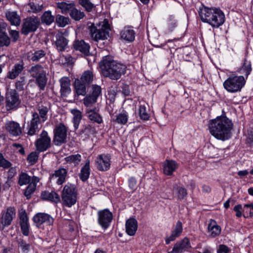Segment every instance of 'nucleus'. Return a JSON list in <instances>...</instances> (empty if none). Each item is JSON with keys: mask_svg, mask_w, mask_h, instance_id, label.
<instances>
[{"mask_svg": "<svg viewBox=\"0 0 253 253\" xmlns=\"http://www.w3.org/2000/svg\"><path fill=\"white\" fill-rule=\"evenodd\" d=\"M208 128L210 133L217 139L225 141L231 137L232 123L226 116H219L210 121Z\"/></svg>", "mask_w": 253, "mask_h": 253, "instance_id": "nucleus-1", "label": "nucleus"}, {"mask_svg": "<svg viewBox=\"0 0 253 253\" xmlns=\"http://www.w3.org/2000/svg\"><path fill=\"white\" fill-rule=\"evenodd\" d=\"M99 66L104 77L114 80L119 79L125 73L126 68V65L114 60L113 57L109 55L102 58Z\"/></svg>", "mask_w": 253, "mask_h": 253, "instance_id": "nucleus-2", "label": "nucleus"}, {"mask_svg": "<svg viewBox=\"0 0 253 253\" xmlns=\"http://www.w3.org/2000/svg\"><path fill=\"white\" fill-rule=\"evenodd\" d=\"M198 12L201 20L213 28H218L225 22L224 14L219 8L202 5Z\"/></svg>", "mask_w": 253, "mask_h": 253, "instance_id": "nucleus-3", "label": "nucleus"}, {"mask_svg": "<svg viewBox=\"0 0 253 253\" xmlns=\"http://www.w3.org/2000/svg\"><path fill=\"white\" fill-rule=\"evenodd\" d=\"M88 29L91 40L95 42L106 40L109 36L110 28L107 19L104 20L102 25L95 26L93 23H91L90 26H88Z\"/></svg>", "mask_w": 253, "mask_h": 253, "instance_id": "nucleus-4", "label": "nucleus"}, {"mask_svg": "<svg viewBox=\"0 0 253 253\" xmlns=\"http://www.w3.org/2000/svg\"><path fill=\"white\" fill-rule=\"evenodd\" d=\"M28 73L31 77L35 79L40 89L43 90L47 81L46 71L44 67L40 64H35L28 70Z\"/></svg>", "mask_w": 253, "mask_h": 253, "instance_id": "nucleus-5", "label": "nucleus"}, {"mask_svg": "<svg viewBox=\"0 0 253 253\" xmlns=\"http://www.w3.org/2000/svg\"><path fill=\"white\" fill-rule=\"evenodd\" d=\"M76 187L74 184L68 183L66 184L61 193V199L63 205L71 207L77 201Z\"/></svg>", "mask_w": 253, "mask_h": 253, "instance_id": "nucleus-6", "label": "nucleus"}, {"mask_svg": "<svg viewBox=\"0 0 253 253\" xmlns=\"http://www.w3.org/2000/svg\"><path fill=\"white\" fill-rule=\"evenodd\" d=\"M246 83L243 76H234L228 78L223 83L224 87L230 92L240 91Z\"/></svg>", "mask_w": 253, "mask_h": 253, "instance_id": "nucleus-7", "label": "nucleus"}, {"mask_svg": "<svg viewBox=\"0 0 253 253\" xmlns=\"http://www.w3.org/2000/svg\"><path fill=\"white\" fill-rule=\"evenodd\" d=\"M40 25V19L38 17H28L23 20L21 33L22 35L27 36L30 33L35 32Z\"/></svg>", "mask_w": 253, "mask_h": 253, "instance_id": "nucleus-8", "label": "nucleus"}, {"mask_svg": "<svg viewBox=\"0 0 253 253\" xmlns=\"http://www.w3.org/2000/svg\"><path fill=\"white\" fill-rule=\"evenodd\" d=\"M67 127L62 123L56 125L53 130V141L56 145H60L66 142Z\"/></svg>", "mask_w": 253, "mask_h": 253, "instance_id": "nucleus-9", "label": "nucleus"}, {"mask_svg": "<svg viewBox=\"0 0 253 253\" xmlns=\"http://www.w3.org/2000/svg\"><path fill=\"white\" fill-rule=\"evenodd\" d=\"M98 222L99 224L104 229L110 225L113 219L112 213L108 209H104L98 211Z\"/></svg>", "mask_w": 253, "mask_h": 253, "instance_id": "nucleus-10", "label": "nucleus"}, {"mask_svg": "<svg viewBox=\"0 0 253 253\" xmlns=\"http://www.w3.org/2000/svg\"><path fill=\"white\" fill-rule=\"evenodd\" d=\"M19 95L15 90H11L6 94V108L7 110L16 109L20 104Z\"/></svg>", "mask_w": 253, "mask_h": 253, "instance_id": "nucleus-11", "label": "nucleus"}, {"mask_svg": "<svg viewBox=\"0 0 253 253\" xmlns=\"http://www.w3.org/2000/svg\"><path fill=\"white\" fill-rule=\"evenodd\" d=\"M37 150L43 152L50 147L51 139L48 136L47 131L43 130L40 135V137L35 143Z\"/></svg>", "mask_w": 253, "mask_h": 253, "instance_id": "nucleus-12", "label": "nucleus"}, {"mask_svg": "<svg viewBox=\"0 0 253 253\" xmlns=\"http://www.w3.org/2000/svg\"><path fill=\"white\" fill-rule=\"evenodd\" d=\"M46 52L43 49H36L27 53V59L30 62L43 63L46 59Z\"/></svg>", "mask_w": 253, "mask_h": 253, "instance_id": "nucleus-13", "label": "nucleus"}, {"mask_svg": "<svg viewBox=\"0 0 253 253\" xmlns=\"http://www.w3.org/2000/svg\"><path fill=\"white\" fill-rule=\"evenodd\" d=\"M111 156L109 155L101 154L96 158L95 163L97 169L102 171L108 170L110 167Z\"/></svg>", "mask_w": 253, "mask_h": 253, "instance_id": "nucleus-14", "label": "nucleus"}, {"mask_svg": "<svg viewBox=\"0 0 253 253\" xmlns=\"http://www.w3.org/2000/svg\"><path fill=\"white\" fill-rule=\"evenodd\" d=\"M37 227L40 228L42 224L51 225L53 224L54 219L48 214L45 213H38L33 218Z\"/></svg>", "mask_w": 253, "mask_h": 253, "instance_id": "nucleus-15", "label": "nucleus"}, {"mask_svg": "<svg viewBox=\"0 0 253 253\" xmlns=\"http://www.w3.org/2000/svg\"><path fill=\"white\" fill-rule=\"evenodd\" d=\"M85 114L88 120L92 123L101 124L103 123V119L99 113V109L96 107L86 108Z\"/></svg>", "mask_w": 253, "mask_h": 253, "instance_id": "nucleus-16", "label": "nucleus"}, {"mask_svg": "<svg viewBox=\"0 0 253 253\" xmlns=\"http://www.w3.org/2000/svg\"><path fill=\"white\" fill-rule=\"evenodd\" d=\"M16 215V210L14 207H9L7 208L5 212H3L0 218V223L2 228L5 226H9Z\"/></svg>", "mask_w": 253, "mask_h": 253, "instance_id": "nucleus-17", "label": "nucleus"}, {"mask_svg": "<svg viewBox=\"0 0 253 253\" xmlns=\"http://www.w3.org/2000/svg\"><path fill=\"white\" fill-rule=\"evenodd\" d=\"M5 129L12 136H18L22 134V128L19 123L13 121H8L5 123Z\"/></svg>", "mask_w": 253, "mask_h": 253, "instance_id": "nucleus-18", "label": "nucleus"}, {"mask_svg": "<svg viewBox=\"0 0 253 253\" xmlns=\"http://www.w3.org/2000/svg\"><path fill=\"white\" fill-rule=\"evenodd\" d=\"M191 248V246L189 239L185 237L175 244L172 250L168 253H182Z\"/></svg>", "mask_w": 253, "mask_h": 253, "instance_id": "nucleus-19", "label": "nucleus"}, {"mask_svg": "<svg viewBox=\"0 0 253 253\" xmlns=\"http://www.w3.org/2000/svg\"><path fill=\"white\" fill-rule=\"evenodd\" d=\"M19 219L21 232L24 236H27L29 234L30 225L29 219L25 211L20 214Z\"/></svg>", "mask_w": 253, "mask_h": 253, "instance_id": "nucleus-20", "label": "nucleus"}, {"mask_svg": "<svg viewBox=\"0 0 253 253\" xmlns=\"http://www.w3.org/2000/svg\"><path fill=\"white\" fill-rule=\"evenodd\" d=\"M67 170L64 168H59L54 171V173L51 175L50 178L55 180L58 185H62L65 182L67 176Z\"/></svg>", "mask_w": 253, "mask_h": 253, "instance_id": "nucleus-21", "label": "nucleus"}, {"mask_svg": "<svg viewBox=\"0 0 253 253\" xmlns=\"http://www.w3.org/2000/svg\"><path fill=\"white\" fill-rule=\"evenodd\" d=\"M135 32L131 26H126L120 32L121 38L127 42H132L135 39Z\"/></svg>", "mask_w": 253, "mask_h": 253, "instance_id": "nucleus-22", "label": "nucleus"}, {"mask_svg": "<svg viewBox=\"0 0 253 253\" xmlns=\"http://www.w3.org/2000/svg\"><path fill=\"white\" fill-rule=\"evenodd\" d=\"M40 119L39 114L37 112H35L32 115V119L30 122L28 134L33 135L39 130V125L40 124Z\"/></svg>", "mask_w": 253, "mask_h": 253, "instance_id": "nucleus-23", "label": "nucleus"}, {"mask_svg": "<svg viewBox=\"0 0 253 253\" xmlns=\"http://www.w3.org/2000/svg\"><path fill=\"white\" fill-rule=\"evenodd\" d=\"M60 93L62 97H67L71 92L70 81L67 77H63L59 80Z\"/></svg>", "mask_w": 253, "mask_h": 253, "instance_id": "nucleus-24", "label": "nucleus"}, {"mask_svg": "<svg viewBox=\"0 0 253 253\" xmlns=\"http://www.w3.org/2000/svg\"><path fill=\"white\" fill-rule=\"evenodd\" d=\"M74 46L76 50L80 51L84 56H88L90 54L89 52L90 45L83 40L76 41L74 42Z\"/></svg>", "mask_w": 253, "mask_h": 253, "instance_id": "nucleus-25", "label": "nucleus"}, {"mask_svg": "<svg viewBox=\"0 0 253 253\" xmlns=\"http://www.w3.org/2000/svg\"><path fill=\"white\" fill-rule=\"evenodd\" d=\"M41 199L45 201H49L53 203H58L60 202L59 195L54 191H42L41 195Z\"/></svg>", "mask_w": 253, "mask_h": 253, "instance_id": "nucleus-26", "label": "nucleus"}, {"mask_svg": "<svg viewBox=\"0 0 253 253\" xmlns=\"http://www.w3.org/2000/svg\"><path fill=\"white\" fill-rule=\"evenodd\" d=\"M177 168L178 164L175 161L167 160L163 164V171L165 174L171 175Z\"/></svg>", "mask_w": 253, "mask_h": 253, "instance_id": "nucleus-27", "label": "nucleus"}, {"mask_svg": "<svg viewBox=\"0 0 253 253\" xmlns=\"http://www.w3.org/2000/svg\"><path fill=\"white\" fill-rule=\"evenodd\" d=\"M24 63L23 60L15 64L12 70L8 73L7 77L10 79H15L24 70Z\"/></svg>", "mask_w": 253, "mask_h": 253, "instance_id": "nucleus-28", "label": "nucleus"}, {"mask_svg": "<svg viewBox=\"0 0 253 253\" xmlns=\"http://www.w3.org/2000/svg\"><path fill=\"white\" fill-rule=\"evenodd\" d=\"M138 224L137 220L134 218H130L126 223V233L129 236L135 235L137 229Z\"/></svg>", "mask_w": 253, "mask_h": 253, "instance_id": "nucleus-29", "label": "nucleus"}, {"mask_svg": "<svg viewBox=\"0 0 253 253\" xmlns=\"http://www.w3.org/2000/svg\"><path fill=\"white\" fill-rule=\"evenodd\" d=\"M7 19L10 22L11 25L19 26L21 23V17L16 11L7 10L5 12Z\"/></svg>", "mask_w": 253, "mask_h": 253, "instance_id": "nucleus-30", "label": "nucleus"}, {"mask_svg": "<svg viewBox=\"0 0 253 253\" xmlns=\"http://www.w3.org/2000/svg\"><path fill=\"white\" fill-rule=\"evenodd\" d=\"M96 133L95 127L91 124H84L82 128L79 132V135L84 138H88L90 135Z\"/></svg>", "mask_w": 253, "mask_h": 253, "instance_id": "nucleus-31", "label": "nucleus"}, {"mask_svg": "<svg viewBox=\"0 0 253 253\" xmlns=\"http://www.w3.org/2000/svg\"><path fill=\"white\" fill-rule=\"evenodd\" d=\"M74 87L76 93L78 96H84L87 93V88L89 86L84 83H82L79 79H76L75 80Z\"/></svg>", "mask_w": 253, "mask_h": 253, "instance_id": "nucleus-32", "label": "nucleus"}, {"mask_svg": "<svg viewBox=\"0 0 253 253\" xmlns=\"http://www.w3.org/2000/svg\"><path fill=\"white\" fill-rule=\"evenodd\" d=\"M182 231V224L180 221H178L175 225L174 229L169 238L166 239L167 244H169L171 241H174L176 238L179 237Z\"/></svg>", "mask_w": 253, "mask_h": 253, "instance_id": "nucleus-33", "label": "nucleus"}, {"mask_svg": "<svg viewBox=\"0 0 253 253\" xmlns=\"http://www.w3.org/2000/svg\"><path fill=\"white\" fill-rule=\"evenodd\" d=\"M55 45L57 49L59 51H63L67 47L68 41L62 35L58 34L56 36Z\"/></svg>", "mask_w": 253, "mask_h": 253, "instance_id": "nucleus-34", "label": "nucleus"}, {"mask_svg": "<svg viewBox=\"0 0 253 253\" xmlns=\"http://www.w3.org/2000/svg\"><path fill=\"white\" fill-rule=\"evenodd\" d=\"M74 2L67 3L66 2H59L56 3L57 8L61 10L63 14L70 13L75 6Z\"/></svg>", "mask_w": 253, "mask_h": 253, "instance_id": "nucleus-35", "label": "nucleus"}, {"mask_svg": "<svg viewBox=\"0 0 253 253\" xmlns=\"http://www.w3.org/2000/svg\"><path fill=\"white\" fill-rule=\"evenodd\" d=\"M208 231L212 237H215L219 235L221 232V228L217 225L214 220L211 219L208 225Z\"/></svg>", "mask_w": 253, "mask_h": 253, "instance_id": "nucleus-36", "label": "nucleus"}, {"mask_svg": "<svg viewBox=\"0 0 253 253\" xmlns=\"http://www.w3.org/2000/svg\"><path fill=\"white\" fill-rule=\"evenodd\" d=\"M90 175L89 161L87 160L84 165L82 168L79 177L82 181H86Z\"/></svg>", "mask_w": 253, "mask_h": 253, "instance_id": "nucleus-37", "label": "nucleus"}, {"mask_svg": "<svg viewBox=\"0 0 253 253\" xmlns=\"http://www.w3.org/2000/svg\"><path fill=\"white\" fill-rule=\"evenodd\" d=\"M172 191L175 193L177 198L182 200L187 195V190L183 186H180L177 184L173 185Z\"/></svg>", "mask_w": 253, "mask_h": 253, "instance_id": "nucleus-38", "label": "nucleus"}, {"mask_svg": "<svg viewBox=\"0 0 253 253\" xmlns=\"http://www.w3.org/2000/svg\"><path fill=\"white\" fill-rule=\"evenodd\" d=\"M94 78V75L93 72L90 70H87L83 73L79 80H80L82 83H84L88 86H89L90 84L93 81Z\"/></svg>", "mask_w": 253, "mask_h": 253, "instance_id": "nucleus-39", "label": "nucleus"}, {"mask_svg": "<svg viewBox=\"0 0 253 253\" xmlns=\"http://www.w3.org/2000/svg\"><path fill=\"white\" fill-rule=\"evenodd\" d=\"M71 18L75 21H80L85 17V14L83 11H81L76 8V5L69 13Z\"/></svg>", "mask_w": 253, "mask_h": 253, "instance_id": "nucleus-40", "label": "nucleus"}, {"mask_svg": "<svg viewBox=\"0 0 253 253\" xmlns=\"http://www.w3.org/2000/svg\"><path fill=\"white\" fill-rule=\"evenodd\" d=\"M55 17L50 10L45 11L41 17V22L47 26L50 25L54 21Z\"/></svg>", "mask_w": 253, "mask_h": 253, "instance_id": "nucleus-41", "label": "nucleus"}, {"mask_svg": "<svg viewBox=\"0 0 253 253\" xmlns=\"http://www.w3.org/2000/svg\"><path fill=\"white\" fill-rule=\"evenodd\" d=\"M71 113L73 115V123L74 124V127L75 130H77L79 126L80 123L82 119V112L76 109H72L71 111Z\"/></svg>", "mask_w": 253, "mask_h": 253, "instance_id": "nucleus-42", "label": "nucleus"}, {"mask_svg": "<svg viewBox=\"0 0 253 253\" xmlns=\"http://www.w3.org/2000/svg\"><path fill=\"white\" fill-rule=\"evenodd\" d=\"M78 3L87 12H91L96 7L90 0H78Z\"/></svg>", "mask_w": 253, "mask_h": 253, "instance_id": "nucleus-43", "label": "nucleus"}, {"mask_svg": "<svg viewBox=\"0 0 253 253\" xmlns=\"http://www.w3.org/2000/svg\"><path fill=\"white\" fill-rule=\"evenodd\" d=\"M251 71L252 67L250 61L245 59L242 66L238 70V72L241 74H244L247 78Z\"/></svg>", "mask_w": 253, "mask_h": 253, "instance_id": "nucleus-44", "label": "nucleus"}, {"mask_svg": "<svg viewBox=\"0 0 253 253\" xmlns=\"http://www.w3.org/2000/svg\"><path fill=\"white\" fill-rule=\"evenodd\" d=\"M55 23L59 27H64L67 25L69 24L70 22V19L68 17L57 14L55 18Z\"/></svg>", "mask_w": 253, "mask_h": 253, "instance_id": "nucleus-45", "label": "nucleus"}, {"mask_svg": "<svg viewBox=\"0 0 253 253\" xmlns=\"http://www.w3.org/2000/svg\"><path fill=\"white\" fill-rule=\"evenodd\" d=\"M10 43V39L0 27V46H8Z\"/></svg>", "mask_w": 253, "mask_h": 253, "instance_id": "nucleus-46", "label": "nucleus"}, {"mask_svg": "<svg viewBox=\"0 0 253 253\" xmlns=\"http://www.w3.org/2000/svg\"><path fill=\"white\" fill-rule=\"evenodd\" d=\"M81 155L77 154L75 155H72L65 158V161L66 163L69 164H74L75 166L79 165V163L81 161Z\"/></svg>", "mask_w": 253, "mask_h": 253, "instance_id": "nucleus-47", "label": "nucleus"}, {"mask_svg": "<svg viewBox=\"0 0 253 253\" xmlns=\"http://www.w3.org/2000/svg\"><path fill=\"white\" fill-rule=\"evenodd\" d=\"M17 244L18 248H20L23 253H28L30 250L31 245L27 243L22 238H20L17 240Z\"/></svg>", "mask_w": 253, "mask_h": 253, "instance_id": "nucleus-48", "label": "nucleus"}, {"mask_svg": "<svg viewBox=\"0 0 253 253\" xmlns=\"http://www.w3.org/2000/svg\"><path fill=\"white\" fill-rule=\"evenodd\" d=\"M97 98L96 97L89 94L86 96L83 99L84 104L86 108H92V106L97 101Z\"/></svg>", "mask_w": 253, "mask_h": 253, "instance_id": "nucleus-49", "label": "nucleus"}, {"mask_svg": "<svg viewBox=\"0 0 253 253\" xmlns=\"http://www.w3.org/2000/svg\"><path fill=\"white\" fill-rule=\"evenodd\" d=\"M31 180V177L25 172H22L19 175L18 183L19 185L22 186L29 184Z\"/></svg>", "mask_w": 253, "mask_h": 253, "instance_id": "nucleus-50", "label": "nucleus"}, {"mask_svg": "<svg viewBox=\"0 0 253 253\" xmlns=\"http://www.w3.org/2000/svg\"><path fill=\"white\" fill-rule=\"evenodd\" d=\"M139 116L141 120L146 121L149 120L150 115L146 111L145 105H140L139 107Z\"/></svg>", "mask_w": 253, "mask_h": 253, "instance_id": "nucleus-51", "label": "nucleus"}, {"mask_svg": "<svg viewBox=\"0 0 253 253\" xmlns=\"http://www.w3.org/2000/svg\"><path fill=\"white\" fill-rule=\"evenodd\" d=\"M39 116L42 119V122H45L47 119V114L48 112V108L46 106H39L38 108Z\"/></svg>", "mask_w": 253, "mask_h": 253, "instance_id": "nucleus-52", "label": "nucleus"}, {"mask_svg": "<svg viewBox=\"0 0 253 253\" xmlns=\"http://www.w3.org/2000/svg\"><path fill=\"white\" fill-rule=\"evenodd\" d=\"M128 120V116L126 112L119 114L117 116L115 122L118 124L125 125Z\"/></svg>", "mask_w": 253, "mask_h": 253, "instance_id": "nucleus-53", "label": "nucleus"}, {"mask_svg": "<svg viewBox=\"0 0 253 253\" xmlns=\"http://www.w3.org/2000/svg\"><path fill=\"white\" fill-rule=\"evenodd\" d=\"M243 216L245 217H252L253 216V204H246L244 206Z\"/></svg>", "mask_w": 253, "mask_h": 253, "instance_id": "nucleus-54", "label": "nucleus"}, {"mask_svg": "<svg viewBox=\"0 0 253 253\" xmlns=\"http://www.w3.org/2000/svg\"><path fill=\"white\" fill-rule=\"evenodd\" d=\"M39 154L37 152H31L27 157V161L32 165L35 164L38 161Z\"/></svg>", "mask_w": 253, "mask_h": 253, "instance_id": "nucleus-55", "label": "nucleus"}, {"mask_svg": "<svg viewBox=\"0 0 253 253\" xmlns=\"http://www.w3.org/2000/svg\"><path fill=\"white\" fill-rule=\"evenodd\" d=\"M36 188V185H34V184H29L28 186H27L24 192V195L27 197V199H29L31 198V194L35 192Z\"/></svg>", "mask_w": 253, "mask_h": 253, "instance_id": "nucleus-56", "label": "nucleus"}, {"mask_svg": "<svg viewBox=\"0 0 253 253\" xmlns=\"http://www.w3.org/2000/svg\"><path fill=\"white\" fill-rule=\"evenodd\" d=\"M177 26L176 20L173 15H170L168 18V28L170 31H172Z\"/></svg>", "mask_w": 253, "mask_h": 253, "instance_id": "nucleus-57", "label": "nucleus"}, {"mask_svg": "<svg viewBox=\"0 0 253 253\" xmlns=\"http://www.w3.org/2000/svg\"><path fill=\"white\" fill-rule=\"evenodd\" d=\"M11 164L6 160L3 155L0 153V167L4 169H7L11 167Z\"/></svg>", "mask_w": 253, "mask_h": 253, "instance_id": "nucleus-58", "label": "nucleus"}, {"mask_svg": "<svg viewBox=\"0 0 253 253\" xmlns=\"http://www.w3.org/2000/svg\"><path fill=\"white\" fill-rule=\"evenodd\" d=\"M92 93L91 95H93L98 98L99 96L101 93V88L100 86L97 84H93L92 85Z\"/></svg>", "mask_w": 253, "mask_h": 253, "instance_id": "nucleus-59", "label": "nucleus"}, {"mask_svg": "<svg viewBox=\"0 0 253 253\" xmlns=\"http://www.w3.org/2000/svg\"><path fill=\"white\" fill-rule=\"evenodd\" d=\"M25 81L24 78H20V80L18 81L15 83V86L16 89L19 91L23 90L24 89V85Z\"/></svg>", "mask_w": 253, "mask_h": 253, "instance_id": "nucleus-60", "label": "nucleus"}, {"mask_svg": "<svg viewBox=\"0 0 253 253\" xmlns=\"http://www.w3.org/2000/svg\"><path fill=\"white\" fill-rule=\"evenodd\" d=\"M9 35L11 36L12 41L14 42H16L18 39L19 38V32L16 30H11L9 32Z\"/></svg>", "mask_w": 253, "mask_h": 253, "instance_id": "nucleus-61", "label": "nucleus"}, {"mask_svg": "<svg viewBox=\"0 0 253 253\" xmlns=\"http://www.w3.org/2000/svg\"><path fill=\"white\" fill-rule=\"evenodd\" d=\"M136 180L133 177H131L128 180V186L130 189L134 191L136 188Z\"/></svg>", "mask_w": 253, "mask_h": 253, "instance_id": "nucleus-62", "label": "nucleus"}, {"mask_svg": "<svg viewBox=\"0 0 253 253\" xmlns=\"http://www.w3.org/2000/svg\"><path fill=\"white\" fill-rule=\"evenodd\" d=\"M42 5H39V4H35L34 3H33L31 5V9L32 10V12L34 13H38L40 12L42 9Z\"/></svg>", "mask_w": 253, "mask_h": 253, "instance_id": "nucleus-63", "label": "nucleus"}, {"mask_svg": "<svg viewBox=\"0 0 253 253\" xmlns=\"http://www.w3.org/2000/svg\"><path fill=\"white\" fill-rule=\"evenodd\" d=\"M230 249L224 245H220L217 250V253H228L230 252Z\"/></svg>", "mask_w": 253, "mask_h": 253, "instance_id": "nucleus-64", "label": "nucleus"}]
</instances>
